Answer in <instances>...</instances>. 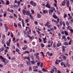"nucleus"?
<instances>
[{
    "mask_svg": "<svg viewBox=\"0 0 73 73\" xmlns=\"http://www.w3.org/2000/svg\"><path fill=\"white\" fill-rule=\"evenodd\" d=\"M0 58L2 60H3L2 62H3L4 65H6L7 64H8V62H9V60L5 58H4V57H3L1 56H0Z\"/></svg>",
    "mask_w": 73,
    "mask_h": 73,
    "instance_id": "f257e3e1",
    "label": "nucleus"
},
{
    "mask_svg": "<svg viewBox=\"0 0 73 73\" xmlns=\"http://www.w3.org/2000/svg\"><path fill=\"white\" fill-rule=\"evenodd\" d=\"M33 68L34 70H33V71L35 72H37V69H38V66H35L33 67Z\"/></svg>",
    "mask_w": 73,
    "mask_h": 73,
    "instance_id": "f03ea898",
    "label": "nucleus"
},
{
    "mask_svg": "<svg viewBox=\"0 0 73 73\" xmlns=\"http://www.w3.org/2000/svg\"><path fill=\"white\" fill-rule=\"evenodd\" d=\"M4 26H5V29H6V31H5V32H8V27L7 26V24H5L4 25Z\"/></svg>",
    "mask_w": 73,
    "mask_h": 73,
    "instance_id": "7ed1b4c3",
    "label": "nucleus"
},
{
    "mask_svg": "<svg viewBox=\"0 0 73 73\" xmlns=\"http://www.w3.org/2000/svg\"><path fill=\"white\" fill-rule=\"evenodd\" d=\"M29 55L30 56L31 58L32 59L33 61H34V60H35V58H34V56L33 55H29Z\"/></svg>",
    "mask_w": 73,
    "mask_h": 73,
    "instance_id": "20e7f679",
    "label": "nucleus"
},
{
    "mask_svg": "<svg viewBox=\"0 0 73 73\" xmlns=\"http://www.w3.org/2000/svg\"><path fill=\"white\" fill-rule=\"evenodd\" d=\"M7 11L9 12H11V13H13V10L10 9L9 8H8Z\"/></svg>",
    "mask_w": 73,
    "mask_h": 73,
    "instance_id": "39448f33",
    "label": "nucleus"
},
{
    "mask_svg": "<svg viewBox=\"0 0 73 73\" xmlns=\"http://www.w3.org/2000/svg\"><path fill=\"white\" fill-rule=\"evenodd\" d=\"M25 13L27 15L29 16V15H30L31 13H29V11L26 10Z\"/></svg>",
    "mask_w": 73,
    "mask_h": 73,
    "instance_id": "423d86ee",
    "label": "nucleus"
},
{
    "mask_svg": "<svg viewBox=\"0 0 73 73\" xmlns=\"http://www.w3.org/2000/svg\"><path fill=\"white\" fill-rule=\"evenodd\" d=\"M65 2H66V1L65 0L63 1L62 3V5H63V6H65V4H66Z\"/></svg>",
    "mask_w": 73,
    "mask_h": 73,
    "instance_id": "0eeeda50",
    "label": "nucleus"
},
{
    "mask_svg": "<svg viewBox=\"0 0 73 73\" xmlns=\"http://www.w3.org/2000/svg\"><path fill=\"white\" fill-rule=\"evenodd\" d=\"M45 6L47 8H49V9H50V5L49 4V3H47L46 4Z\"/></svg>",
    "mask_w": 73,
    "mask_h": 73,
    "instance_id": "6e6552de",
    "label": "nucleus"
},
{
    "mask_svg": "<svg viewBox=\"0 0 73 73\" xmlns=\"http://www.w3.org/2000/svg\"><path fill=\"white\" fill-rule=\"evenodd\" d=\"M49 13L50 14V15H52V13H53V10H52V9H49Z\"/></svg>",
    "mask_w": 73,
    "mask_h": 73,
    "instance_id": "1a4fd4ad",
    "label": "nucleus"
},
{
    "mask_svg": "<svg viewBox=\"0 0 73 73\" xmlns=\"http://www.w3.org/2000/svg\"><path fill=\"white\" fill-rule=\"evenodd\" d=\"M61 65L62 66V65H64V66L65 68H66V66H65V64L64 62H62L61 63Z\"/></svg>",
    "mask_w": 73,
    "mask_h": 73,
    "instance_id": "9d476101",
    "label": "nucleus"
},
{
    "mask_svg": "<svg viewBox=\"0 0 73 73\" xmlns=\"http://www.w3.org/2000/svg\"><path fill=\"white\" fill-rule=\"evenodd\" d=\"M43 11L44 13H48V10H43Z\"/></svg>",
    "mask_w": 73,
    "mask_h": 73,
    "instance_id": "9b49d317",
    "label": "nucleus"
},
{
    "mask_svg": "<svg viewBox=\"0 0 73 73\" xmlns=\"http://www.w3.org/2000/svg\"><path fill=\"white\" fill-rule=\"evenodd\" d=\"M37 16L38 18H40L41 17V14L38 13H37Z\"/></svg>",
    "mask_w": 73,
    "mask_h": 73,
    "instance_id": "f8f14e48",
    "label": "nucleus"
},
{
    "mask_svg": "<svg viewBox=\"0 0 73 73\" xmlns=\"http://www.w3.org/2000/svg\"><path fill=\"white\" fill-rule=\"evenodd\" d=\"M26 11H27V10H25L24 9H23L22 10V12H23V13L24 15H25V13H26Z\"/></svg>",
    "mask_w": 73,
    "mask_h": 73,
    "instance_id": "ddd939ff",
    "label": "nucleus"
},
{
    "mask_svg": "<svg viewBox=\"0 0 73 73\" xmlns=\"http://www.w3.org/2000/svg\"><path fill=\"white\" fill-rule=\"evenodd\" d=\"M29 61H29V62L27 61H26V62L27 63V65H31V63Z\"/></svg>",
    "mask_w": 73,
    "mask_h": 73,
    "instance_id": "4468645a",
    "label": "nucleus"
},
{
    "mask_svg": "<svg viewBox=\"0 0 73 73\" xmlns=\"http://www.w3.org/2000/svg\"><path fill=\"white\" fill-rule=\"evenodd\" d=\"M50 24V22H47L46 24H45L44 25L45 26H48V25H49Z\"/></svg>",
    "mask_w": 73,
    "mask_h": 73,
    "instance_id": "2eb2a0df",
    "label": "nucleus"
},
{
    "mask_svg": "<svg viewBox=\"0 0 73 73\" xmlns=\"http://www.w3.org/2000/svg\"><path fill=\"white\" fill-rule=\"evenodd\" d=\"M69 1H67L66 3L67 7H69Z\"/></svg>",
    "mask_w": 73,
    "mask_h": 73,
    "instance_id": "dca6fc26",
    "label": "nucleus"
},
{
    "mask_svg": "<svg viewBox=\"0 0 73 73\" xmlns=\"http://www.w3.org/2000/svg\"><path fill=\"white\" fill-rule=\"evenodd\" d=\"M66 25H67V26H68V25H69V21H66Z\"/></svg>",
    "mask_w": 73,
    "mask_h": 73,
    "instance_id": "f3484780",
    "label": "nucleus"
},
{
    "mask_svg": "<svg viewBox=\"0 0 73 73\" xmlns=\"http://www.w3.org/2000/svg\"><path fill=\"white\" fill-rule=\"evenodd\" d=\"M24 66V65L23 64H19L18 65V67H23Z\"/></svg>",
    "mask_w": 73,
    "mask_h": 73,
    "instance_id": "a211bd4d",
    "label": "nucleus"
},
{
    "mask_svg": "<svg viewBox=\"0 0 73 73\" xmlns=\"http://www.w3.org/2000/svg\"><path fill=\"white\" fill-rule=\"evenodd\" d=\"M13 7H15V8H18V6H17V5H15V4H14Z\"/></svg>",
    "mask_w": 73,
    "mask_h": 73,
    "instance_id": "6ab92c4d",
    "label": "nucleus"
},
{
    "mask_svg": "<svg viewBox=\"0 0 73 73\" xmlns=\"http://www.w3.org/2000/svg\"><path fill=\"white\" fill-rule=\"evenodd\" d=\"M40 53H41L42 57H45V54H44V53L43 52H40Z\"/></svg>",
    "mask_w": 73,
    "mask_h": 73,
    "instance_id": "aec40b11",
    "label": "nucleus"
},
{
    "mask_svg": "<svg viewBox=\"0 0 73 73\" xmlns=\"http://www.w3.org/2000/svg\"><path fill=\"white\" fill-rule=\"evenodd\" d=\"M22 26L23 27H25V25H24V21L23 20H22Z\"/></svg>",
    "mask_w": 73,
    "mask_h": 73,
    "instance_id": "412c9836",
    "label": "nucleus"
},
{
    "mask_svg": "<svg viewBox=\"0 0 73 73\" xmlns=\"http://www.w3.org/2000/svg\"><path fill=\"white\" fill-rule=\"evenodd\" d=\"M34 37L33 36H31L30 38V40H33L34 39Z\"/></svg>",
    "mask_w": 73,
    "mask_h": 73,
    "instance_id": "4be33fe9",
    "label": "nucleus"
},
{
    "mask_svg": "<svg viewBox=\"0 0 73 73\" xmlns=\"http://www.w3.org/2000/svg\"><path fill=\"white\" fill-rule=\"evenodd\" d=\"M42 70L43 71V72H48V71L47 70H45V69L43 68L42 69Z\"/></svg>",
    "mask_w": 73,
    "mask_h": 73,
    "instance_id": "5701e85b",
    "label": "nucleus"
},
{
    "mask_svg": "<svg viewBox=\"0 0 73 73\" xmlns=\"http://www.w3.org/2000/svg\"><path fill=\"white\" fill-rule=\"evenodd\" d=\"M36 58L37 60H39L40 59V57L36 55Z\"/></svg>",
    "mask_w": 73,
    "mask_h": 73,
    "instance_id": "b1692460",
    "label": "nucleus"
},
{
    "mask_svg": "<svg viewBox=\"0 0 73 73\" xmlns=\"http://www.w3.org/2000/svg\"><path fill=\"white\" fill-rule=\"evenodd\" d=\"M6 5H9V1H7L6 2Z\"/></svg>",
    "mask_w": 73,
    "mask_h": 73,
    "instance_id": "393cba45",
    "label": "nucleus"
},
{
    "mask_svg": "<svg viewBox=\"0 0 73 73\" xmlns=\"http://www.w3.org/2000/svg\"><path fill=\"white\" fill-rule=\"evenodd\" d=\"M15 40V38L14 37L13 39V43H15L16 42V40Z\"/></svg>",
    "mask_w": 73,
    "mask_h": 73,
    "instance_id": "a878e982",
    "label": "nucleus"
},
{
    "mask_svg": "<svg viewBox=\"0 0 73 73\" xmlns=\"http://www.w3.org/2000/svg\"><path fill=\"white\" fill-rule=\"evenodd\" d=\"M66 58H67V57L65 56H62V58H63L64 60H65Z\"/></svg>",
    "mask_w": 73,
    "mask_h": 73,
    "instance_id": "bb28decb",
    "label": "nucleus"
},
{
    "mask_svg": "<svg viewBox=\"0 0 73 73\" xmlns=\"http://www.w3.org/2000/svg\"><path fill=\"white\" fill-rule=\"evenodd\" d=\"M56 42H54L53 44V46L54 48H55L56 47Z\"/></svg>",
    "mask_w": 73,
    "mask_h": 73,
    "instance_id": "cd10ccee",
    "label": "nucleus"
},
{
    "mask_svg": "<svg viewBox=\"0 0 73 73\" xmlns=\"http://www.w3.org/2000/svg\"><path fill=\"white\" fill-rule=\"evenodd\" d=\"M52 16L55 19H56L57 18H58L57 17V16H56V15H53Z\"/></svg>",
    "mask_w": 73,
    "mask_h": 73,
    "instance_id": "c85d7f7f",
    "label": "nucleus"
},
{
    "mask_svg": "<svg viewBox=\"0 0 73 73\" xmlns=\"http://www.w3.org/2000/svg\"><path fill=\"white\" fill-rule=\"evenodd\" d=\"M64 33L65 35H66L67 36L68 35V32H67V31H64Z\"/></svg>",
    "mask_w": 73,
    "mask_h": 73,
    "instance_id": "c756f323",
    "label": "nucleus"
},
{
    "mask_svg": "<svg viewBox=\"0 0 73 73\" xmlns=\"http://www.w3.org/2000/svg\"><path fill=\"white\" fill-rule=\"evenodd\" d=\"M62 21H60V22H59V24H60V27H62Z\"/></svg>",
    "mask_w": 73,
    "mask_h": 73,
    "instance_id": "7c9ffc66",
    "label": "nucleus"
},
{
    "mask_svg": "<svg viewBox=\"0 0 73 73\" xmlns=\"http://www.w3.org/2000/svg\"><path fill=\"white\" fill-rule=\"evenodd\" d=\"M18 27H19V28H21V24H20V23H18Z\"/></svg>",
    "mask_w": 73,
    "mask_h": 73,
    "instance_id": "2f4dec72",
    "label": "nucleus"
},
{
    "mask_svg": "<svg viewBox=\"0 0 73 73\" xmlns=\"http://www.w3.org/2000/svg\"><path fill=\"white\" fill-rule=\"evenodd\" d=\"M16 51L17 52H20V50H19V48H16Z\"/></svg>",
    "mask_w": 73,
    "mask_h": 73,
    "instance_id": "473e14b6",
    "label": "nucleus"
},
{
    "mask_svg": "<svg viewBox=\"0 0 73 73\" xmlns=\"http://www.w3.org/2000/svg\"><path fill=\"white\" fill-rule=\"evenodd\" d=\"M60 33L62 35H64V32L63 31H60Z\"/></svg>",
    "mask_w": 73,
    "mask_h": 73,
    "instance_id": "72a5a7b5",
    "label": "nucleus"
},
{
    "mask_svg": "<svg viewBox=\"0 0 73 73\" xmlns=\"http://www.w3.org/2000/svg\"><path fill=\"white\" fill-rule=\"evenodd\" d=\"M64 44L65 45H68V43L67 42H64Z\"/></svg>",
    "mask_w": 73,
    "mask_h": 73,
    "instance_id": "f704fd0d",
    "label": "nucleus"
},
{
    "mask_svg": "<svg viewBox=\"0 0 73 73\" xmlns=\"http://www.w3.org/2000/svg\"><path fill=\"white\" fill-rule=\"evenodd\" d=\"M36 3H33V6H35V7L36 6Z\"/></svg>",
    "mask_w": 73,
    "mask_h": 73,
    "instance_id": "c9c22d12",
    "label": "nucleus"
},
{
    "mask_svg": "<svg viewBox=\"0 0 73 73\" xmlns=\"http://www.w3.org/2000/svg\"><path fill=\"white\" fill-rule=\"evenodd\" d=\"M43 42L44 43H46V40H44V38H43Z\"/></svg>",
    "mask_w": 73,
    "mask_h": 73,
    "instance_id": "e433bc0d",
    "label": "nucleus"
},
{
    "mask_svg": "<svg viewBox=\"0 0 73 73\" xmlns=\"http://www.w3.org/2000/svg\"><path fill=\"white\" fill-rule=\"evenodd\" d=\"M66 16H67V15L66 14H65V13H64V17L66 18Z\"/></svg>",
    "mask_w": 73,
    "mask_h": 73,
    "instance_id": "4c0bfd02",
    "label": "nucleus"
},
{
    "mask_svg": "<svg viewBox=\"0 0 73 73\" xmlns=\"http://www.w3.org/2000/svg\"><path fill=\"white\" fill-rule=\"evenodd\" d=\"M40 66L41 68H42V66H43V63L42 62L41 63Z\"/></svg>",
    "mask_w": 73,
    "mask_h": 73,
    "instance_id": "58836bf2",
    "label": "nucleus"
},
{
    "mask_svg": "<svg viewBox=\"0 0 73 73\" xmlns=\"http://www.w3.org/2000/svg\"><path fill=\"white\" fill-rule=\"evenodd\" d=\"M52 27V25H48L47 26V28H50V27Z\"/></svg>",
    "mask_w": 73,
    "mask_h": 73,
    "instance_id": "ea45409f",
    "label": "nucleus"
},
{
    "mask_svg": "<svg viewBox=\"0 0 73 73\" xmlns=\"http://www.w3.org/2000/svg\"><path fill=\"white\" fill-rule=\"evenodd\" d=\"M41 45L42 48H43V47L44 46V44L43 43H41Z\"/></svg>",
    "mask_w": 73,
    "mask_h": 73,
    "instance_id": "a19ab883",
    "label": "nucleus"
},
{
    "mask_svg": "<svg viewBox=\"0 0 73 73\" xmlns=\"http://www.w3.org/2000/svg\"><path fill=\"white\" fill-rule=\"evenodd\" d=\"M17 3L18 6H19L20 5L19 4H20V1H18V2H17Z\"/></svg>",
    "mask_w": 73,
    "mask_h": 73,
    "instance_id": "79ce46f5",
    "label": "nucleus"
},
{
    "mask_svg": "<svg viewBox=\"0 0 73 73\" xmlns=\"http://www.w3.org/2000/svg\"><path fill=\"white\" fill-rule=\"evenodd\" d=\"M25 58L27 59L29 61H31V60L30 59V58Z\"/></svg>",
    "mask_w": 73,
    "mask_h": 73,
    "instance_id": "37998d69",
    "label": "nucleus"
},
{
    "mask_svg": "<svg viewBox=\"0 0 73 73\" xmlns=\"http://www.w3.org/2000/svg\"><path fill=\"white\" fill-rule=\"evenodd\" d=\"M35 62L34 60H33V61H31V63L32 64H34Z\"/></svg>",
    "mask_w": 73,
    "mask_h": 73,
    "instance_id": "c03bdc74",
    "label": "nucleus"
},
{
    "mask_svg": "<svg viewBox=\"0 0 73 73\" xmlns=\"http://www.w3.org/2000/svg\"><path fill=\"white\" fill-rule=\"evenodd\" d=\"M9 44H10V43L7 42V46H9Z\"/></svg>",
    "mask_w": 73,
    "mask_h": 73,
    "instance_id": "a18cd8bd",
    "label": "nucleus"
},
{
    "mask_svg": "<svg viewBox=\"0 0 73 73\" xmlns=\"http://www.w3.org/2000/svg\"><path fill=\"white\" fill-rule=\"evenodd\" d=\"M23 32L25 35H27V33H26V31H23Z\"/></svg>",
    "mask_w": 73,
    "mask_h": 73,
    "instance_id": "49530a36",
    "label": "nucleus"
},
{
    "mask_svg": "<svg viewBox=\"0 0 73 73\" xmlns=\"http://www.w3.org/2000/svg\"><path fill=\"white\" fill-rule=\"evenodd\" d=\"M24 44H27V40H25L24 41Z\"/></svg>",
    "mask_w": 73,
    "mask_h": 73,
    "instance_id": "de8ad7c7",
    "label": "nucleus"
},
{
    "mask_svg": "<svg viewBox=\"0 0 73 73\" xmlns=\"http://www.w3.org/2000/svg\"><path fill=\"white\" fill-rule=\"evenodd\" d=\"M7 15V13H6V12H5L4 14H3V16L4 17H5L6 16V15Z\"/></svg>",
    "mask_w": 73,
    "mask_h": 73,
    "instance_id": "09e8293b",
    "label": "nucleus"
},
{
    "mask_svg": "<svg viewBox=\"0 0 73 73\" xmlns=\"http://www.w3.org/2000/svg\"><path fill=\"white\" fill-rule=\"evenodd\" d=\"M62 39H65V40H66V38H65V36H63L62 37Z\"/></svg>",
    "mask_w": 73,
    "mask_h": 73,
    "instance_id": "8fccbe9b",
    "label": "nucleus"
},
{
    "mask_svg": "<svg viewBox=\"0 0 73 73\" xmlns=\"http://www.w3.org/2000/svg\"><path fill=\"white\" fill-rule=\"evenodd\" d=\"M54 69L55 70V72H57V68L54 67Z\"/></svg>",
    "mask_w": 73,
    "mask_h": 73,
    "instance_id": "3c124183",
    "label": "nucleus"
},
{
    "mask_svg": "<svg viewBox=\"0 0 73 73\" xmlns=\"http://www.w3.org/2000/svg\"><path fill=\"white\" fill-rule=\"evenodd\" d=\"M30 4L31 5H33V1H31L30 3Z\"/></svg>",
    "mask_w": 73,
    "mask_h": 73,
    "instance_id": "603ef678",
    "label": "nucleus"
},
{
    "mask_svg": "<svg viewBox=\"0 0 73 73\" xmlns=\"http://www.w3.org/2000/svg\"><path fill=\"white\" fill-rule=\"evenodd\" d=\"M31 12L32 13H33V14H34V13H35V12L34 11V10H31Z\"/></svg>",
    "mask_w": 73,
    "mask_h": 73,
    "instance_id": "864d4df0",
    "label": "nucleus"
},
{
    "mask_svg": "<svg viewBox=\"0 0 73 73\" xmlns=\"http://www.w3.org/2000/svg\"><path fill=\"white\" fill-rule=\"evenodd\" d=\"M29 70H30V71H31L32 70V68L31 67H29Z\"/></svg>",
    "mask_w": 73,
    "mask_h": 73,
    "instance_id": "5fc2aeb1",
    "label": "nucleus"
},
{
    "mask_svg": "<svg viewBox=\"0 0 73 73\" xmlns=\"http://www.w3.org/2000/svg\"><path fill=\"white\" fill-rule=\"evenodd\" d=\"M66 72L67 73H69V69H68V68H66Z\"/></svg>",
    "mask_w": 73,
    "mask_h": 73,
    "instance_id": "6e6d98bb",
    "label": "nucleus"
},
{
    "mask_svg": "<svg viewBox=\"0 0 73 73\" xmlns=\"http://www.w3.org/2000/svg\"><path fill=\"white\" fill-rule=\"evenodd\" d=\"M1 1L3 4H5V2H4V1H3V0H1Z\"/></svg>",
    "mask_w": 73,
    "mask_h": 73,
    "instance_id": "4d7b16f0",
    "label": "nucleus"
},
{
    "mask_svg": "<svg viewBox=\"0 0 73 73\" xmlns=\"http://www.w3.org/2000/svg\"><path fill=\"white\" fill-rule=\"evenodd\" d=\"M56 19L57 20V23H58V22H59V21H60V19L58 18H57Z\"/></svg>",
    "mask_w": 73,
    "mask_h": 73,
    "instance_id": "13d9d810",
    "label": "nucleus"
},
{
    "mask_svg": "<svg viewBox=\"0 0 73 73\" xmlns=\"http://www.w3.org/2000/svg\"><path fill=\"white\" fill-rule=\"evenodd\" d=\"M63 25L64 27H65V23L64 21L63 22Z\"/></svg>",
    "mask_w": 73,
    "mask_h": 73,
    "instance_id": "bf43d9fd",
    "label": "nucleus"
},
{
    "mask_svg": "<svg viewBox=\"0 0 73 73\" xmlns=\"http://www.w3.org/2000/svg\"><path fill=\"white\" fill-rule=\"evenodd\" d=\"M25 22L26 23H28V19H27L26 20H25Z\"/></svg>",
    "mask_w": 73,
    "mask_h": 73,
    "instance_id": "052dcab7",
    "label": "nucleus"
},
{
    "mask_svg": "<svg viewBox=\"0 0 73 73\" xmlns=\"http://www.w3.org/2000/svg\"><path fill=\"white\" fill-rule=\"evenodd\" d=\"M12 47L13 49H15V46L14 45H12Z\"/></svg>",
    "mask_w": 73,
    "mask_h": 73,
    "instance_id": "680f3d73",
    "label": "nucleus"
},
{
    "mask_svg": "<svg viewBox=\"0 0 73 73\" xmlns=\"http://www.w3.org/2000/svg\"><path fill=\"white\" fill-rule=\"evenodd\" d=\"M24 53H29V52L28 51H26L24 52Z\"/></svg>",
    "mask_w": 73,
    "mask_h": 73,
    "instance_id": "e2e57ef3",
    "label": "nucleus"
},
{
    "mask_svg": "<svg viewBox=\"0 0 73 73\" xmlns=\"http://www.w3.org/2000/svg\"><path fill=\"white\" fill-rule=\"evenodd\" d=\"M50 29L51 31L52 32V31H53V30H54L53 28H50Z\"/></svg>",
    "mask_w": 73,
    "mask_h": 73,
    "instance_id": "0e129e2a",
    "label": "nucleus"
},
{
    "mask_svg": "<svg viewBox=\"0 0 73 73\" xmlns=\"http://www.w3.org/2000/svg\"><path fill=\"white\" fill-rule=\"evenodd\" d=\"M52 9L54 11H55V8L54 7H52Z\"/></svg>",
    "mask_w": 73,
    "mask_h": 73,
    "instance_id": "69168bd1",
    "label": "nucleus"
},
{
    "mask_svg": "<svg viewBox=\"0 0 73 73\" xmlns=\"http://www.w3.org/2000/svg\"><path fill=\"white\" fill-rule=\"evenodd\" d=\"M30 17L31 18H32V13H31L30 15H29Z\"/></svg>",
    "mask_w": 73,
    "mask_h": 73,
    "instance_id": "338daca9",
    "label": "nucleus"
},
{
    "mask_svg": "<svg viewBox=\"0 0 73 73\" xmlns=\"http://www.w3.org/2000/svg\"><path fill=\"white\" fill-rule=\"evenodd\" d=\"M38 72H39V73H43V72L42 71H38Z\"/></svg>",
    "mask_w": 73,
    "mask_h": 73,
    "instance_id": "774afa93",
    "label": "nucleus"
}]
</instances>
